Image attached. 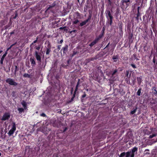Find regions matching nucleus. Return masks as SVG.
<instances>
[{"mask_svg": "<svg viewBox=\"0 0 157 157\" xmlns=\"http://www.w3.org/2000/svg\"><path fill=\"white\" fill-rule=\"evenodd\" d=\"M138 148L135 147L130 151H128L126 153V157H134L135 152H137Z\"/></svg>", "mask_w": 157, "mask_h": 157, "instance_id": "obj_1", "label": "nucleus"}, {"mask_svg": "<svg viewBox=\"0 0 157 157\" xmlns=\"http://www.w3.org/2000/svg\"><path fill=\"white\" fill-rule=\"evenodd\" d=\"M130 2V0H122L121 1V3L122 5H121V7L123 9H126L129 5V2Z\"/></svg>", "mask_w": 157, "mask_h": 157, "instance_id": "obj_2", "label": "nucleus"}, {"mask_svg": "<svg viewBox=\"0 0 157 157\" xmlns=\"http://www.w3.org/2000/svg\"><path fill=\"white\" fill-rule=\"evenodd\" d=\"M6 82L11 85L16 86L17 85V83L15 82L11 78H8L6 80Z\"/></svg>", "mask_w": 157, "mask_h": 157, "instance_id": "obj_3", "label": "nucleus"}, {"mask_svg": "<svg viewBox=\"0 0 157 157\" xmlns=\"http://www.w3.org/2000/svg\"><path fill=\"white\" fill-rule=\"evenodd\" d=\"M16 129V125L14 123H13V124L11 129L9 131L8 134L9 136L12 135L15 132Z\"/></svg>", "mask_w": 157, "mask_h": 157, "instance_id": "obj_4", "label": "nucleus"}, {"mask_svg": "<svg viewBox=\"0 0 157 157\" xmlns=\"http://www.w3.org/2000/svg\"><path fill=\"white\" fill-rule=\"evenodd\" d=\"M10 114L9 113H6L3 116L1 120L3 121H6L8 120L10 118Z\"/></svg>", "mask_w": 157, "mask_h": 157, "instance_id": "obj_5", "label": "nucleus"}, {"mask_svg": "<svg viewBox=\"0 0 157 157\" xmlns=\"http://www.w3.org/2000/svg\"><path fill=\"white\" fill-rule=\"evenodd\" d=\"M35 55L37 60L39 62H41V57L37 51L35 52Z\"/></svg>", "mask_w": 157, "mask_h": 157, "instance_id": "obj_6", "label": "nucleus"}, {"mask_svg": "<svg viewBox=\"0 0 157 157\" xmlns=\"http://www.w3.org/2000/svg\"><path fill=\"white\" fill-rule=\"evenodd\" d=\"M51 46L49 43H48V48L46 49V54L48 55L49 53L50 52L51 50Z\"/></svg>", "mask_w": 157, "mask_h": 157, "instance_id": "obj_7", "label": "nucleus"}, {"mask_svg": "<svg viewBox=\"0 0 157 157\" xmlns=\"http://www.w3.org/2000/svg\"><path fill=\"white\" fill-rule=\"evenodd\" d=\"M99 39V38H96L93 42H92L90 44V46H92L94 45V44H96L98 40Z\"/></svg>", "mask_w": 157, "mask_h": 157, "instance_id": "obj_8", "label": "nucleus"}, {"mask_svg": "<svg viewBox=\"0 0 157 157\" xmlns=\"http://www.w3.org/2000/svg\"><path fill=\"white\" fill-rule=\"evenodd\" d=\"M90 19V18H89L88 19L86 20L83 21L80 24V26H82L86 24L87 22Z\"/></svg>", "mask_w": 157, "mask_h": 157, "instance_id": "obj_9", "label": "nucleus"}, {"mask_svg": "<svg viewBox=\"0 0 157 157\" xmlns=\"http://www.w3.org/2000/svg\"><path fill=\"white\" fill-rule=\"evenodd\" d=\"M68 49V46L67 45H66L63 48L62 50L63 51V52L64 53H65L67 51Z\"/></svg>", "mask_w": 157, "mask_h": 157, "instance_id": "obj_10", "label": "nucleus"}, {"mask_svg": "<svg viewBox=\"0 0 157 157\" xmlns=\"http://www.w3.org/2000/svg\"><path fill=\"white\" fill-rule=\"evenodd\" d=\"M21 104L22 105H23V107H24V109H26L27 108V107L26 104L25 102L23 101L21 102Z\"/></svg>", "mask_w": 157, "mask_h": 157, "instance_id": "obj_11", "label": "nucleus"}, {"mask_svg": "<svg viewBox=\"0 0 157 157\" xmlns=\"http://www.w3.org/2000/svg\"><path fill=\"white\" fill-rule=\"evenodd\" d=\"M107 14L110 19H112L113 17L111 16L110 12L109 11H107Z\"/></svg>", "mask_w": 157, "mask_h": 157, "instance_id": "obj_12", "label": "nucleus"}, {"mask_svg": "<svg viewBox=\"0 0 157 157\" xmlns=\"http://www.w3.org/2000/svg\"><path fill=\"white\" fill-rule=\"evenodd\" d=\"M5 55H3L2 56L0 61V63L1 64H2L3 63V60L4 59L5 57Z\"/></svg>", "mask_w": 157, "mask_h": 157, "instance_id": "obj_13", "label": "nucleus"}, {"mask_svg": "<svg viewBox=\"0 0 157 157\" xmlns=\"http://www.w3.org/2000/svg\"><path fill=\"white\" fill-rule=\"evenodd\" d=\"M24 109H25L24 108L23 109L22 108H18V110L19 111V113H21L22 112H23Z\"/></svg>", "mask_w": 157, "mask_h": 157, "instance_id": "obj_14", "label": "nucleus"}, {"mask_svg": "<svg viewBox=\"0 0 157 157\" xmlns=\"http://www.w3.org/2000/svg\"><path fill=\"white\" fill-rule=\"evenodd\" d=\"M30 61L31 62V63L33 64H35V62L33 59L31 58L30 59Z\"/></svg>", "mask_w": 157, "mask_h": 157, "instance_id": "obj_15", "label": "nucleus"}, {"mask_svg": "<svg viewBox=\"0 0 157 157\" xmlns=\"http://www.w3.org/2000/svg\"><path fill=\"white\" fill-rule=\"evenodd\" d=\"M141 92V89H140L138 90L137 92V94L138 95L140 96V94Z\"/></svg>", "mask_w": 157, "mask_h": 157, "instance_id": "obj_16", "label": "nucleus"}, {"mask_svg": "<svg viewBox=\"0 0 157 157\" xmlns=\"http://www.w3.org/2000/svg\"><path fill=\"white\" fill-rule=\"evenodd\" d=\"M125 155V152L122 153L119 155V157H123Z\"/></svg>", "mask_w": 157, "mask_h": 157, "instance_id": "obj_17", "label": "nucleus"}, {"mask_svg": "<svg viewBox=\"0 0 157 157\" xmlns=\"http://www.w3.org/2000/svg\"><path fill=\"white\" fill-rule=\"evenodd\" d=\"M18 67L17 66H15V70L14 71V74H15L17 71H18Z\"/></svg>", "mask_w": 157, "mask_h": 157, "instance_id": "obj_18", "label": "nucleus"}, {"mask_svg": "<svg viewBox=\"0 0 157 157\" xmlns=\"http://www.w3.org/2000/svg\"><path fill=\"white\" fill-rule=\"evenodd\" d=\"M156 136V134H152V135H151L149 136V138H151L154 137L155 136Z\"/></svg>", "mask_w": 157, "mask_h": 157, "instance_id": "obj_19", "label": "nucleus"}, {"mask_svg": "<svg viewBox=\"0 0 157 157\" xmlns=\"http://www.w3.org/2000/svg\"><path fill=\"white\" fill-rule=\"evenodd\" d=\"M79 21L78 20H75L73 22V24H76Z\"/></svg>", "mask_w": 157, "mask_h": 157, "instance_id": "obj_20", "label": "nucleus"}, {"mask_svg": "<svg viewBox=\"0 0 157 157\" xmlns=\"http://www.w3.org/2000/svg\"><path fill=\"white\" fill-rule=\"evenodd\" d=\"M113 59L114 60V62H116L117 61V57L113 56Z\"/></svg>", "mask_w": 157, "mask_h": 157, "instance_id": "obj_21", "label": "nucleus"}, {"mask_svg": "<svg viewBox=\"0 0 157 157\" xmlns=\"http://www.w3.org/2000/svg\"><path fill=\"white\" fill-rule=\"evenodd\" d=\"M136 109H134L133 110V111H132L131 112V113L132 114H134V113H135V112H136Z\"/></svg>", "mask_w": 157, "mask_h": 157, "instance_id": "obj_22", "label": "nucleus"}, {"mask_svg": "<svg viewBox=\"0 0 157 157\" xmlns=\"http://www.w3.org/2000/svg\"><path fill=\"white\" fill-rule=\"evenodd\" d=\"M78 86H76V88H75V91L74 92V95H75V93L77 91V90H78Z\"/></svg>", "mask_w": 157, "mask_h": 157, "instance_id": "obj_23", "label": "nucleus"}, {"mask_svg": "<svg viewBox=\"0 0 157 157\" xmlns=\"http://www.w3.org/2000/svg\"><path fill=\"white\" fill-rule=\"evenodd\" d=\"M153 62L154 63H155L156 62V58L155 57H154L153 59Z\"/></svg>", "mask_w": 157, "mask_h": 157, "instance_id": "obj_24", "label": "nucleus"}, {"mask_svg": "<svg viewBox=\"0 0 157 157\" xmlns=\"http://www.w3.org/2000/svg\"><path fill=\"white\" fill-rule=\"evenodd\" d=\"M40 116L42 117H45L46 116V115L45 113H43L40 114Z\"/></svg>", "mask_w": 157, "mask_h": 157, "instance_id": "obj_25", "label": "nucleus"}, {"mask_svg": "<svg viewBox=\"0 0 157 157\" xmlns=\"http://www.w3.org/2000/svg\"><path fill=\"white\" fill-rule=\"evenodd\" d=\"M80 79H78V82L77 83V84L76 85V86H78V85H79V83H80Z\"/></svg>", "mask_w": 157, "mask_h": 157, "instance_id": "obj_26", "label": "nucleus"}, {"mask_svg": "<svg viewBox=\"0 0 157 157\" xmlns=\"http://www.w3.org/2000/svg\"><path fill=\"white\" fill-rule=\"evenodd\" d=\"M131 66L134 68H136V67L135 65L133 64H131Z\"/></svg>", "mask_w": 157, "mask_h": 157, "instance_id": "obj_27", "label": "nucleus"}, {"mask_svg": "<svg viewBox=\"0 0 157 157\" xmlns=\"http://www.w3.org/2000/svg\"><path fill=\"white\" fill-rule=\"evenodd\" d=\"M13 45H11L9 48L7 50V51H8L9 49H10L11 47H12V46Z\"/></svg>", "mask_w": 157, "mask_h": 157, "instance_id": "obj_28", "label": "nucleus"}, {"mask_svg": "<svg viewBox=\"0 0 157 157\" xmlns=\"http://www.w3.org/2000/svg\"><path fill=\"white\" fill-rule=\"evenodd\" d=\"M28 76H29V75L28 74H25L24 75V76L25 77H27Z\"/></svg>", "mask_w": 157, "mask_h": 157, "instance_id": "obj_29", "label": "nucleus"}, {"mask_svg": "<svg viewBox=\"0 0 157 157\" xmlns=\"http://www.w3.org/2000/svg\"><path fill=\"white\" fill-rule=\"evenodd\" d=\"M117 72V71L116 70L114 71L113 72V73L112 74V75H114V74H115L116 72Z\"/></svg>", "mask_w": 157, "mask_h": 157, "instance_id": "obj_30", "label": "nucleus"}, {"mask_svg": "<svg viewBox=\"0 0 157 157\" xmlns=\"http://www.w3.org/2000/svg\"><path fill=\"white\" fill-rule=\"evenodd\" d=\"M128 74H129L128 71H126V76H128Z\"/></svg>", "mask_w": 157, "mask_h": 157, "instance_id": "obj_31", "label": "nucleus"}, {"mask_svg": "<svg viewBox=\"0 0 157 157\" xmlns=\"http://www.w3.org/2000/svg\"><path fill=\"white\" fill-rule=\"evenodd\" d=\"M37 41V40H35L32 43V44H33L34 43H36Z\"/></svg>", "mask_w": 157, "mask_h": 157, "instance_id": "obj_32", "label": "nucleus"}, {"mask_svg": "<svg viewBox=\"0 0 157 157\" xmlns=\"http://www.w3.org/2000/svg\"><path fill=\"white\" fill-rule=\"evenodd\" d=\"M86 96V94H85L83 95H82V97L84 98Z\"/></svg>", "mask_w": 157, "mask_h": 157, "instance_id": "obj_33", "label": "nucleus"}, {"mask_svg": "<svg viewBox=\"0 0 157 157\" xmlns=\"http://www.w3.org/2000/svg\"><path fill=\"white\" fill-rule=\"evenodd\" d=\"M40 47H37L36 48V49L37 50H39L40 49Z\"/></svg>", "mask_w": 157, "mask_h": 157, "instance_id": "obj_34", "label": "nucleus"}, {"mask_svg": "<svg viewBox=\"0 0 157 157\" xmlns=\"http://www.w3.org/2000/svg\"><path fill=\"white\" fill-rule=\"evenodd\" d=\"M52 7V6H50L48 9H47V10H49Z\"/></svg>", "mask_w": 157, "mask_h": 157, "instance_id": "obj_35", "label": "nucleus"}, {"mask_svg": "<svg viewBox=\"0 0 157 157\" xmlns=\"http://www.w3.org/2000/svg\"><path fill=\"white\" fill-rule=\"evenodd\" d=\"M140 15V12L139 11H138V13L137 14V16H139Z\"/></svg>", "mask_w": 157, "mask_h": 157, "instance_id": "obj_36", "label": "nucleus"}, {"mask_svg": "<svg viewBox=\"0 0 157 157\" xmlns=\"http://www.w3.org/2000/svg\"><path fill=\"white\" fill-rule=\"evenodd\" d=\"M7 51H6V52L4 54V55H5V56H6V55L7 54Z\"/></svg>", "mask_w": 157, "mask_h": 157, "instance_id": "obj_37", "label": "nucleus"}, {"mask_svg": "<svg viewBox=\"0 0 157 157\" xmlns=\"http://www.w3.org/2000/svg\"><path fill=\"white\" fill-rule=\"evenodd\" d=\"M75 96V95H73V96L72 98H71V100L72 101V100H73V98H74V97Z\"/></svg>", "mask_w": 157, "mask_h": 157, "instance_id": "obj_38", "label": "nucleus"}, {"mask_svg": "<svg viewBox=\"0 0 157 157\" xmlns=\"http://www.w3.org/2000/svg\"><path fill=\"white\" fill-rule=\"evenodd\" d=\"M76 30H72V31H71V33L72 32H75Z\"/></svg>", "mask_w": 157, "mask_h": 157, "instance_id": "obj_39", "label": "nucleus"}, {"mask_svg": "<svg viewBox=\"0 0 157 157\" xmlns=\"http://www.w3.org/2000/svg\"><path fill=\"white\" fill-rule=\"evenodd\" d=\"M110 19V24L112 22V19Z\"/></svg>", "mask_w": 157, "mask_h": 157, "instance_id": "obj_40", "label": "nucleus"}, {"mask_svg": "<svg viewBox=\"0 0 157 157\" xmlns=\"http://www.w3.org/2000/svg\"><path fill=\"white\" fill-rule=\"evenodd\" d=\"M13 33H14V32H12L10 33L11 35L13 34Z\"/></svg>", "mask_w": 157, "mask_h": 157, "instance_id": "obj_41", "label": "nucleus"}, {"mask_svg": "<svg viewBox=\"0 0 157 157\" xmlns=\"http://www.w3.org/2000/svg\"><path fill=\"white\" fill-rule=\"evenodd\" d=\"M64 28H63V27H60L59 29H63Z\"/></svg>", "mask_w": 157, "mask_h": 157, "instance_id": "obj_42", "label": "nucleus"}, {"mask_svg": "<svg viewBox=\"0 0 157 157\" xmlns=\"http://www.w3.org/2000/svg\"><path fill=\"white\" fill-rule=\"evenodd\" d=\"M76 13L77 14V16H78L79 15V13L78 12H76Z\"/></svg>", "mask_w": 157, "mask_h": 157, "instance_id": "obj_43", "label": "nucleus"}, {"mask_svg": "<svg viewBox=\"0 0 157 157\" xmlns=\"http://www.w3.org/2000/svg\"><path fill=\"white\" fill-rule=\"evenodd\" d=\"M63 42V40H61L60 41V42L61 43H62V42Z\"/></svg>", "mask_w": 157, "mask_h": 157, "instance_id": "obj_44", "label": "nucleus"}, {"mask_svg": "<svg viewBox=\"0 0 157 157\" xmlns=\"http://www.w3.org/2000/svg\"><path fill=\"white\" fill-rule=\"evenodd\" d=\"M139 9H140V7H138V11H139Z\"/></svg>", "mask_w": 157, "mask_h": 157, "instance_id": "obj_45", "label": "nucleus"}, {"mask_svg": "<svg viewBox=\"0 0 157 157\" xmlns=\"http://www.w3.org/2000/svg\"><path fill=\"white\" fill-rule=\"evenodd\" d=\"M2 52V51L1 50L0 51V54Z\"/></svg>", "mask_w": 157, "mask_h": 157, "instance_id": "obj_46", "label": "nucleus"}, {"mask_svg": "<svg viewBox=\"0 0 157 157\" xmlns=\"http://www.w3.org/2000/svg\"><path fill=\"white\" fill-rule=\"evenodd\" d=\"M109 43L108 44V45L106 46V47H107V46L109 45Z\"/></svg>", "mask_w": 157, "mask_h": 157, "instance_id": "obj_47", "label": "nucleus"}, {"mask_svg": "<svg viewBox=\"0 0 157 157\" xmlns=\"http://www.w3.org/2000/svg\"><path fill=\"white\" fill-rule=\"evenodd\" d=\"M38 37H37V38H36V40H37H37H38Z\"/></svg>", "mask_w": 157, "mask_h": 157, "instance_id": "obj_48", "label": "nucleus"}, {"mask_svg": "<svg viewBox=\"0 0 157 157\" xmlns=\"http://www.w3.org/2000/svg\"><path fill=\"white\" fill-rule=\"evenodd\" d=\"M58 48H59V49H60V47H58Z\"/></svg>", "mask_w": 157, "mask_h": 157, "instance_id": "obj_49", "label": "nucleus"}, {"mask_svg": "<svg viewBox=\"0 0 157 157\" xmlns=\"http://www.w3.org/2000/svg\"><path fill=\"white\" fill-rule=\"evenodd\" d=\"M1 153H0V156L1 155Z\"/></svg>", "mask_w": 157, "mask_h": 157, "instance_id": "obj_50", "label": "nucleus"}, {"mask_svg": "<svg viewBox=\"0 0 157 157\" xmlns=\"http://www.w3.org/2000/svg\"><path fill=\"white\" fill-rule=\"evenodd\" d=\"M109 0V2H110V0Z\"/></svg>", "mask_w": 157, "mask_h": 157, "instance_id": "obj_51", "label": "nucleus"}]
</instances>
